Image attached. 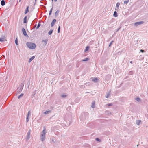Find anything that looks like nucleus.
Instances as JSON below:
<instances>
[{
    "label": "nucleus",
    "instance_id": "ea45409f",
    "mask_svg": "<svg viewBox=\"0 0 148 148\" xmlns=\"http://www.w3.org/2000/svg\"><path fill=\"white\" fill-rule=\"evenodd\" d=\"M53 0H52V1H53Z\"/></svg>",
    "mask_w": 148,
    "mask_h": 148
},
{
    "label": "nucleus",
    "instance_id": "f3484780",
    "mask_svg": "<svg viewBox=\"0 0 148 148\" xmlns=\"http://www.w3.org/2000/svg\"><path fill=\"white\" fill-rule=\"evenodd\" d=\"M89 60V58H86L85 59H84V60H82V61H83V62H84V61H88V60Z\"/></svg>",
    "mask_w": 148,
    "mask_h": 148
},
{
    "label": "nucleus",
    "instance_id": "e433bc0d",
    "mask_svg": "<svg viewBox=\"0 0 148 148\" xmlns=\"http://www.w3.org/2000/svg\"><path fill=\"white\" fill-rule=\"evenodd\" d=\"M130 62V63H132V61H131V62Z\"/></svg>",
    "mask_w": 148,
    "mask_h": 148
},
{
    "label": "nucleus",
    "instance_id": "9b49d317",
    "mask_svg": "<svg viewBox=\"0 0 148 148\" xmlns=\"http://www.w3.org/2000/svg\"><path fill=\"white\" fill-rule=\"evenodd\" d=\"M1 4L2 6L4 5L5 4V1L3 0L1 1Z\"/></svg>",
    "mask_w": 148,
    "mask_h": 148
},
{
    "label": "nucleus",
    "instance_id": "4468645a",
    "mask_svg": "<svg viewBox=\"0 0 148 148\" xmlns=\"http://www.w3.org/2000/svg\"><path fill=\"white\" fill-rule=\"evenodd\" d=\"M141 123V121L140 120H138L136 121V123L137 125H139L140 123Z\"/></svg>",
    "mask_w": 148,
    "mask_h": 148
},
{
    "label": "nucleus",
    "instance_id": "5701e85b",
    "mask_svg": "<svg viewBox=\"0 0 148 148\" xmlns=\"http://www.w3.org/2000/svg\"><path fill=\"white\" fill-rule=\"evenodd\" d=\"M50 112V111H47L46 112H45L44 113L45 114H47Z\"/></svg>",
    "mask_w": 148,
    "mask_h": 148
},
{
    "label": "nucleus",
    "instance_id": "2f4dec72",
    "mask_svg": "<svg viewBox=\"0 0 148 148\" xmlns=\"http://www.w3.org/2000/svg\"><path fill=\"white\" fill-rule=\"evenodd\" d=\"M30 131H29L28 132V134H27V135H28L29 136L30 134Z\"/></svg>",
    "mask_w": 148,
    "mask_h": 148
},
{
    "label": "nucleus",
    "instance_id": "72a5a7b5",
    "mask_svg": "<svg viewBox=\"0 0 148 148\" xmlns=\"http://www.w3.org/2000/svg\"><path fill=\"white\" fill-rule=\"evenodd\" d=\"M52 8L51 10V11H50V12H49V15H50L51 13V12H52Z\"/></svg>",
    "mask_w": 148,
    "mask_h": 148
},
{
    "label": "nucleus",
    "instance_id": "f8f14e48",
    "mask_svg": "<svg viewBox=\"0 0 148 148\" xmlns=\"http://www.w3.org/2000/svg\"><path fill=\"white\" fill-rule=\"evenodd\" d=\"M35 58V57L34 56H32L31 58L29 60V62H30L33 60Z\"/></svg>",
    "mask_w": 148,
    "mask_h": 148
},
{
    "label": "nucleus",
    "instance_id": "393cba45",
    "mask_svg": "<svg viewBox=\"0 0 148 148\" xmlns=\"http://www.w3.org/2000/svg\"><path fill=\"white\" fill-rule=\"evenodd\" d=\"M15 43L16 45H18V41H17V38H16L15 40Z\"/></svg>",
    "mask_w": 148,
    "mask_h": 148
},
{
    "label": "nucleus",
    "instance_id": "a878e982",
    "mask_svg": "<svg viewBox=\"0 0 148 148\" xmlns=\"http://www.w3.org/2000/svg\"><path fill=\"white\" fill-rule=\"evenodd\" d=\"M40 24H39V23L38 24V25L36 27V29H38L39 28V27H40Z\"/></svg>",
    "mask_w": 148,
    "mask_h": 148
},
{
    "label": "nucleus",
    "instance_id": "a211bd4d",
    "mask_svg": "<svg viewBox=\"0 0 148 148\" xmlns=\"http://www.w3.org/2000/svg\"><path fill=\"white\" fill-rule=\"evenodd\" d=\"M89 47L88 46L86 47V49L85 50V51L86 52L88 50Z\"/></svg>",
    "mask_w": 148,
    "mask_h": 148
},
{
    "label": "nucleus",
    "instance_id": "bb28decb",
    "mask_svg": "<svg viewBox=\"0 0 148 148\" xmlns=\"http://www.w3.org/2000/svg\"><path fill=\"white\" fill-rule=\"evenodd\" d=\"M60 27L59 26L58 28V33H60Z\"/></svg>",
    "mask_w": 148,
    "mask_h": 148
},
{
    "label": "nucleus",
    "instance_id": "b1692460",
    "mask_svg": "<svg viewBox=\"0 0 148 148\" xmlns=\"http://www.w3.org/2000/svg\"><path fill=\"white\" fill-rule=\"evenodd\" d=\"M23 94H21L20 95H19L18 97V99H19L21 97H22L23 96Z\"/></svg>",
    "mask_w": 148,
    "mask_h": 148
},
{
    "label": "nucleus",
    "instance_id": "c9c22d12",
    "mask_svg": "<svg viewBox=\"0 0 148 148\" xmlns=\"http://www.w3.org/2000/svg\"><path fill=\"white\" fill-rule=\"evenodd\" d=\"M112 105V104H110L109 105H108V106H111Z\"/></svg>",
    "mask_w": 148,
    "mask_h": 148
},
{
    "label": "nucleus",
    "instance_id": "39448f33",
    "mask_svg": "<svg viewBox=\"0 0 148 148\" xmlns=\"http://www.w3.org/2000/svg\"><path fill=\"white\" fill-rule=\"evenodd\" d=\"M22 31L23 34L26 36H28V35L26 33V30L24 28H23L22 29Z\"/></svg>",
    "mask_w": 148,
    "mask_h": 148
},
{
    "label": "nucleus",
    "instance_id": "cd10ccee",
    "mask_svg": "<svg viewBox=\"0 0 148 148\" xmlns=\"http://www.w3.org/2000/svg\"><path fill=\"white\" fill-rule=\"evenodd\" d=\"M110 96V94H107L106 96V98H108Z\"/></svg>",
    "mask_w": 148,
    "mask_h": 148
},
{
    "label": "nucleus",
    "instance_id": "aec40b11",
    "mask_svg": "<svg viewBox=\"0 0 148 148\" xmlns=\"http://www.w3.org/2000/svg\"><path fill=\"white\" fill-rule=\"evenodd\" d=\"M59 10H57V11H56V12L55 13V15H56V16H57L58 14V13H59Z\"/></svg>",
    "mask_w": 148,
    "mask_h": 148
},
{
    "label": "nucleus",
    "instance_id": "423d86ee",
    "mask_svg": "<svg viewBox=\"0 0 148 148\" xmlns=\"http://www.w3.org/2000/svg\"><path fill=\"white\" fill-rule=\"evenodd\" d=\"M5 40H6L5 36H3L1 37L0 38V41H3Z\"/></svg>",
    "mask_w": 148,
    "mask_h": 148
},
{
    "label": "nucleus",
    "instance_id": "1a4fd4ad",
    "mask_svg": "<svg viewBox=\"0 0 148 148\" xmlns=\"http://www.w3.org/2000/svg\"><path fill=\"white\" fill-rule=\"evenodd\" d=\"M27 16H25L23 19V23H27Z\"/></svg>",
    "mask_w": 148,
    "mask_h": 148
},
{
    "label": "nucleus",
    "instance_id": "9d476101",
    "mask_svg": "<svg viewBox=\"0 0 148 148\" xmlns=\"http://www.w3.org/2000/svg\"><path fill=\"white\" fill-rule=\"evenodd\" d=\"M113 16L114 17H117L118 16L117 13L116 11L114 12Z\"/></svg>",
    "mask_w": 148,
    "mask_h": 148
},
{
    "label": "nucleus",
    "instance_id": "7c9ffc66",
    "mask_svg": "<svg viewBox=\"0 0 148 148\" xmlns=\"http://www.w3.org/2000/svg\"><path fill=\"white\" fill-rule=\"evenodd\" d=\"M96 140L97 141H100V139H99L98 138H96Z\"/></svg>",
    "mask_w": 148,
    "mask_h": 148
},
{
    "label": "nucleus",
    "instance_id": "2eb2a0df",
    "mask_svg": "<svg viewBox=\"0 0 148 148\" xmlns=\"http://www.w3.org/2000/svg\"><path fill=\"white\" fill-rule=\"evenodd\" d=\"M92 80L95 82H96L98 80V79L97 78H92Z\"/></svg>",
    "mask_w": 148,
    "mask_h": 148
},
{
    "label": "nucleus",
    "instance_id": "6e6552de",
    "mask_svg": "<svg viewBox=\"0 0 148 148\" xmlns=\"http://www.w3.org/2000/svg\"><path fill=\"white\" fill-rule=\"evenodd\" d=\"M31 114V112L29 111H28V113H27V117L26 118V121L27 122H28L29 121V119H28V117L29 116V115L30 114Z\"/></svg>",
    "mask_w": 148,
    "mask_h": 148
},
{
    "label": "nucleus",
    "instance_id": "412c9836",
    "mask_svg": "<svg viewBox=\"0 0 148 148\" xmlns=\"http://www.w3.org/2000/svg\"><path fill=\"white\" fill-rule=\"evenodd\" d=\"M52 32H53V30H50L48 32V34H49V35H51V34Z\"/></svg>",
    "mask_w": 148,
    "mask_h": 148
},
{
    "label": "nucleus",
    "instance_id": "4c0bfd02",
    "mask_svg": "<svg viewBox=\"0 0 148 148\" xmlns=\"http://www.w3.org/2000/svg\"><path fill=\"white\" fill-rule=\"evenodd\" d=\"M55 1V2L56 1H57V0H54Z\"/></svg>",
    "mask_w": 148,
    "mask_h": 148
},
{
    "label": "nucleus",
    "instance_id": "f257e3e1",
    "mask_svg": "<svg viewBox=\"0 0 148 148\" xmlns=\"http://www.w3.org/2000/svg\"><path fill=\"white\" fill-rule=\"evenodd\" d=\"M46 133V128L45 127L44 130L42 131L40 135V138L42 141L44 140L45 138V135Z\"/></svg>",
    "mask_w": 148,
    "mask_h": 148
},
{
    "label": "nucleus",
    "instance_id": "c85d7f7f",
    "mask_svg": "<svg viewBox=\"0 0 148 148\" xmlns=\"http://www.w3.org/2000/svg\"><path fill=\"white\" fill-rule=\"evenodd\" d=\"M136 100L137 101H138L140 100V99L139 98H137L136 99Z\"/></svg>",
    "mask_w": 148,
    "mask_h": 148
},
{
    "label": "nucleus",
    "instance_id": "20e7f679",
    "mask_svg": "<svg viewBox=\"0 0 148 148\" xmlns=\"http://www.w3.org/2000/svg\"><path fill=\"white\" fill-rule=\"evenodd\" d=\"M120 5V3L119 2L117 3L116 4L115 7V10L117 11H118Z\"/></svg>",
    "mask_w": 148,
    "mask_h": 148
},
{
    "label": "nucleus",
    "instance_id": "4be33fe9",
    "mask_svg": "<svg viewBox=\"0 0 148 148\" xmlns=\"http://www.w3.org/2000/svg\"><path fill=\"white\" fill-rule=\"evenodd\" d=\"M47 40H43L42 41V42H44V43L45 44V45H46L47 43Z\"/></svg>",
    "mask_w": 148,
    "mask_h": 148
},
{
    "label": "nucleus",
    "instance_id": "f704fd0d",
    "mask_svg": "<svg viewBox=\"0 0 148 148\" xmlns=\"http://www.w3.org/2000/svg\"><path fill=\"white\" fill-rule=\"evenodd\" d=\"M140 51L142 52H143L144 51V50H143L141 49V50H140Z\"/></svg>",
    "mask_w": 148,
    "mask_h": 148
},
{
    "label": "nucleus",
    "instance_id": "c756f323",
    "mask_svg": "<svg viewBox=\"0 0 148 148\" xmlns=\"http://www.w3.org/2000/svg\"><path fill=\"white\" fill-rule=\"evenodd\" d=\"M113 41H112L110 43V44H109V47H110V46L112 44V43L113 42Z\"/></svg>",
    "mask_w": 148,
    "mask_h": 148
},
{
    "label": "nucleus",
    "instance_id": "0eeeda50",
    "mask_svg": "<svg viewBox=\"0 0 148 148\" xmlns=\"http://www.w3.org/2000/svg\"><path fill=\"white\" fill-rule=\"evenodd\" d=\"M56 20L55 19H53V20L51 23V27H53L55 23L56 22Z\"/></svg>",
    "mask_w": 148,
    "mask_h": 148
},
{
    "label": "nucleus",
    "instance_id": "473e14b6",
    "mask_svg": "<svg viewBox=\"0 0 148 148\" xmlns=\"http://www.w3.org/2000/svg\"><path fill=\"white\" fill-rule=\"evenodd\" d=\"M66 96V95H61V97H65Z\"/></svg>",
    "mask_w": 148,
    "mask_h": 148
},
{
    "label": "nucleus",
    "instance_id": "f03ea898",
    "mask_svg": "<svg viewBox=\"0 0 148 148\" xmlns=\"http://www.w3.org/2000/svg\"><path fill=\"white\" fill-rule=\"evenodd\" d=\"M27 45L29 48L32 49H34L36 46L34 43L31 42H27Z\"/></svg>",
    "mask_w": 148,
    "mask_h": 148
},
{
    "label": "nucleus",
    "instance_id": "7ed1b4c3",
    "mask_svg": "<svg viewBox=\"0 0 148 148\" xmlns=\"http://www.w3.org/2000/svg\"><path fill=\"white\" fill-rule=\"evenodd\" d=\"M144 22L143 21H140L139 22H137L135 23L134 24V25L135 26H137L138 25H140L143 23Z\"/></svg>",
    "mask_w": 148,
    "mask_h": 148
},
{
    "label": "nucleus",
    "instance_id": "58836bf2",
    "mask_svg": "<svg viewBox=\"0 0 148 148\" xmlns=\"http://www.w3.org/2000/svg\"><path fill=\"white\" fill-rule=\"evenodd\" d=\"M21 1V0H20L19 1Z\"/></svg>",
    "mask_w": 148,
    "mask_h": 148
},
{
    "label": "nucleus",
    "instance_id": "6ab92c4d",
    "mask_svg": "<svg viewBox=\"0 0 148 148\" xmlns=\"http://www.w3.org/2000/svg\"><path fill=\"white\" fill-rule=\"evenodd\" d=\"M129 2V0H127L126 1H125L124 2V4H127Z\"/></svg>",
    "mask_w": 148,
    "mask_h": 148
},
{
    "label": "nucleus",
    "instance_id": "dca6fc26",
    "mask_svg": "<svg viewBox=\"0 0 148 148\" xmlns=\"http://www.w3.org/2000/svg\"><path fill=\"white\" fill-rule=\"evenodd\" d=\"M95 101H94L92 103V107L93 108H94L95 107Z\"/></svg>",
    "mask_w": 148,
    "mask_h": 148
},
{
    "label": "nucleus",
    "instance_id": "ddd939ff",
    "mask_svg": "<svg viewBox=\"0 0 148 148\" xmlns=\"http://www.w3.org/2000/svg\"><path fill=\"white\" fill-rule=\"evenodd\" d=\"M29 6H28L27 7V8H26V10L25 11V14H26V13H27L29 11Z\"/></svg>",
    "mask_w": 148,
    "mask_h": 148
}]
</instances>
